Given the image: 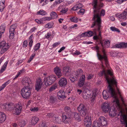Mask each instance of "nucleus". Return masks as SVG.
<instances>
[{
  "instance_id": "nucleus-1",
  "label": "nucleus",
  "mask_w": 127,
  "mask_h": 127,
  "mask_svg": "<svg viewBox=\"0 0 127 127\" xmlns=\"http://www.w3.org/2000/svg\"><path fill=\"white\" fill-rule=\"evenodd\" d=\"M117 83L116 82L115 84H111V83H108V85L107 87L109 89L106 91H103V95L104 98L105 99H107L110 97H110H113L114 98L113 101V104L120 110V112H121V122L122 124H124L125 127H127V104L125 103L124 99L120 95V92L118 89V93L120 95V97L122 101V104H120L115 91L112 86V85H116Z\"/></svg>"
},
{
  "instance_id": "nucleus-2",
  "label": "nucleus",
  "mask_w": 127,
  "mask_h": 127,
  "mask_svg": "<svg viewBox=\"0 0 127 127\" xmlns=\"http://www.w3.org/2000/svg\"><path fill=\"white\" fill-rule=\"evenodd\" d=\"M98 75L101 76L104 75L108 83L115 84L116 83L113 75V73L111 70L108 69L106 71L103 69L99 73Z\"/></svg>"
},
{
  "instance_id": "nucleus-3",
  "label": "nucleus",
  "mask_w": 127,
  "mask_h": 127,
  "mask_svg": "<svg viewBox=\"0 0 127 127\" xmlns=\"http://www.w3.org/2000/svg\"><path fill=\"white\" fill-rule=\"evenodd\" d=\"M98 10L96 9L94 11V15L93 19L94 20H95V21L91 27L93 28L94 26H95L96 28V30H97L98 28L99 25L101 26V20L99 16L98 13L99 12Z\"/></svg>"
},
{
  "instance_id": "nucleus-4",
  "label": "nucleus",
  "mask_w": 127,
  "mask_h": 127,
  "mask_svg": "<svg viewBox=\"0 0 127 127\" xmlns=\"http://www.w3.org/2000/svg\"><path fill=\"white\" fill-rule=\"evenodd\" d=\"M32 88H23L21 91L22 97L25 99L28 98L31 95V90Z\"/></svg>"
},
{
  "instance_id": "nucleus-5",
  "label": "nucleus",
  "mask_w": 127,
  "mask_h": 127,
  "mask_svg": "<svg viewBox=\"0 0 127 127\" xmlns=\"http://www.w3.org/2000/svg\"><path fill=\"white\" fill-rule=\"evenodd\" d=\"M22 83L25 87L24 88H32L33 86V84L30 79L27 77H25L23 79Z\"/></svg>"
},
{
  "instance_id": "nucleus-6",
  "label": "nucleus",
  "mask_w": 127,
  "mask_h": 127,
  "mask_svg": "<svg viewBox=\"0 0 127 127\" xmlns=\"http://www.w3.org/2000/svg\"><path fill=\"white\" fill-rule=\"evenodd\" d=\"M15 105L12 103L5 104L1 106V108L3 109L8 111H11L14 109Z\"/></svg>"
},
{
  "instance_id": "nucleus-7",
  "label": "nucleus",
  "mask_w": 127,
  "mask_h": 127,
  "mask_svg": "<svg viewBox=\"0 0 127 127\" xmlns=\"http://www.w3.org/2000/svg\"><path fill=\"white\" fill-rule=\"evenodd\" d=\"M93 5H94V11L95 10H98L99 12L98 14L100 17H100L102 16H104L105 14V10L104 9H102L100 12V8L99 7L97 6V0H94L93 2Z\"/></svg>"
},
{
  "instance_id": "nucleus-8",
  "label": "nucleus",
  "mask_w": 127,
  "mask_h": 127,
  "mask_svg": "<svg viewBox=\"0 0 127 127\" xmlns=\"http://www.w3.org/2000/svg\"><path fill=\"white\" fill-rule=\"evenodd\" d=\"M84 125L86 127H91L92 126V120L90 116H86L84 119Z\"/></svg>"
},
{
  "instance_id": "nucleus-9",
  "label": "nucleus",
  "mask_w": 127,
  "mask_h": 127,
  "mask_svg": "<svg viewBox=\"0 0 127 127\" xmlns=\"http://www.w3.org/2000/svg\"><path fill=\"white\" fill-rule=\"evenodd\" d=\"M17 25L14 24L12 25L10 27L9 32L10 35L9 38L11 39H13L14 37V32L15 29L16 28Z\"/></svg>"
},
{
  "instance_id": "nucleus-10",
  "label": "nucleus",
  "mask_w": 127,
  "mask_h": 127,
  "mask_svg": "<svg viewBox=\"0 0 127 127\" xmlns=\"http://www.w3.org/2000/svg\"><path fill=\"white\" fill-rule=\"evenodd\" d=\"M102 51L103 53V56H102L100 54L97 53V57L98 59L100 61L104 59L105 61L106 64H107V63L108 61L107 59V57L105 54L104 50L103 49Z\"/></svg>"
},
{
  "instance_id": "nucleus-11",
  "label": "nucleus",
  "mask_w": 127,
  "mask_h": 127,
  "mask_svg": "<svg viewBox=\"0 0 127 127\" xmlns=\"http://www.w3.org/2000/svg\"><path fill=\"white\" fill-rule=\"evenodd\" d=\"M15 109L14 110V114L16 115H18L21 112L22 108V106L19 104H16L15 105Z\"/></svg>"
},
{
  "instance_id": "nucleus-12",
  "label": "nucleus",
  "mask_w": 127,
  "mask_h": 127,
  "mask_svg": "<svg viewBox=\"0 0 127 127\" xmlns=\"http://www.w3.org/2000/svg\"><path fill=\"white\" fill-rule=\"evenodd\" d=\"M101 107L103 111L105 113L108 112L110 108L109 103L106 102L103 104Z\"/></svg>"
},
{
  "instance_id": "nucleus-13",
  "label": "nucleus",
  "mask_w": 127,
  "mask_h": 127,
  "mask_svg": "<svg viewBox=\"0 0 127 127\" xmlns=\"http://www.w3.org/2000/svg\"><path fill=\"white\" fill-rule=\"evenodd\" d=\"M98 121L100 124L101 125L104 126L106 125L107 124V119L103 117H100L99 119V120Z\"/></svg>"
},
{
  "instance_id": "nucleus-14",
  "label": "nucleus",
  "mask_w": 127,
  "mask_h": 127,
  "mask_svg": "<svg viewBox=\"0 0 127 127\" xmlns=\"http://www.w3.org/2000/svg\"><path fill=\"white\" fill-rule=\"evenodd\" d=\"M42 84V81L40 79L37 80L35 86V90L38 91L41 88Z\"/></svg>"
},
{
  "instance_id": "nucleus-15",
  "label": "nucleus",
  "mask_w": 127,
  "mask_h": 127,
  "mask_svg": "<svg viewBox=\"0 0 127 127\" xmlns=\"http://www.w3.org/2000/svg\"><path fill=\"white\" fill-rule=\"evenodd\" d=\"M59 84L60 86L64 87L67 84V80L65 78H62L59 81Z\"/></svg>"
},
{
  "instance_id": "nucleus-16",
  "label": "nucleus",
  "mask_w": 127,
  "mask_h": 127,
  "mask_svg": "<svg viewBox=\"0 0 127 127\" xmlns=\"http://www.w3.org/2000/svg\"><path fill=\"white\" fill-rule=\"evenodd\" d=\"M90 95V91L87 89H85L83 93L82 96L85 99L88 98Z\"/></svg>"
},
{
  "instance_id": "nucleus-17",
  "label": "nucleus",
  "mask_w": 127,
  "mask_h": 127,
  "mask_svg": "<svg viewBox=\"0 0 127 127\" xmlns=\"http://www.w3.org/2000/svg\"><path fill=\"white\" fill-rule=\"evenodd\" d=\"M117 114V110L114 107H112L110 109L109 112V115L112 117H114Z\"/></svg>"
},
{
  "instance_id": "nucleus-18",
  "label": "nucleus",
  "mask_w": 127,
  "mask_h": 127,
  "mask_svg": "<svg viewBox=\"0 0 127 127\" xmlns=\"http://www.w3.org/2000/svg\"><path fill=\"white\" fill-rule=\"evenodd\" d=\"M67 115L66 114V115H62V121H63L65 123H66L69 121V120L72 117L71 115Z\"/></svg>"
},
{
  "instance_id": "nucleus-19",
  "label": "nucleus",
  "mask_w": 127,
  "mask_h": 127,
  "mask_svg": "<svg viewBox=\"0 0 127 127\" xmlns=\"http://www.w3.org/2000/svg\"><path fill=\"white\" fill-rule=\"evenodd\" d=\"M113 47V48H127V43H121L119 44H116Z\"/></svg>"
},
{
  "instance_id": "nucleus-20",
  "label": "nucleus",
  "mask_w": 127,
  "mask_h": 127,
  "mask_svg": "<svg viewBox=\"0 0 127 127\" xmlns=\"http://www.w3.org/2000/svg\"><path fill=\"white\" fill-rule=\"evenodd\" d=\"M54 71L58 78H60V77L62 75L61 72V69L58 67H56L54 68Z\"/></svg>"
},
{
  "instance_id": "nucleus-21",
  "label": "nucleus",
  "mask_w": 127,
  "mask_h": 127,
  "mask_svg": "<svg viewBox=\"0 0 127 127\" xmlns=\"http://www.w3.org/2000/svg\"><path fill=\"white\" fill-rule=\"evenodd\" d=\"M64 110L66 112V114L67 115H71L73 117L72 113L70 107L66 106L64 108Z\"/></svg>"
},
{
  "instance_id": "nucleus-22",
  "label": "nucleus",
  "mask_w": 127,
  "mask_h": 127,
  "mask_svg": "<svg viewBox=\"0 0 127 127\" xmlns=\"http://www.w3.org/2000/svg\"><path fill=\"white\" fill-rule=\"evenodd\" d=\"M100 43L103 48L105 47H108L109 46L110 41L108 40L107 41H104V42L100 41Z\"/></svg>"
},
{
  "instance_id": "nucleus-23",
  "label": "nucleus",
  "mask_w": 127,
  "mask_h": 127,
  "mask_svg": "<svg viewBox=\"0 0 127 127\" xmlns=\"http://www.w3.org/2000/svg\"><path fill=\"white\" fill-rule=\"evenodd\" d=\"M9 46L8 44L7 43L2 47L0 51V54H2L6 52L9 48Z\"/></svg>"
},
{
  "instance_id": "nucleus-24",
  "label": "nucleus",
  "mask_w": 127,
  "mask_h": 127,
  "mask_svg": "<svg viewBox=\"0 0 127 127\" xmlns=\"http://www.w3.org/2000/svg\"><path fill=\"white\" fill-rule=\"evenodd\" d=\"M57 95L59 98H64L66 97L65 92L63 90L60 91L58 92Z\"/></svg>"
},
{
  "instance_id": "nucleus-25",
  "label": "nucleus",
  "mask_w": 127,
  "mask_h": 127,
  "mask_svg": "<svg viewBox=\"0 0 127 127\" xmlns=\"http://www.w3.org/2000/svg\"><path fill=\"white\" fill-rule=\"evenodd\" d=\"M6 119V116L5 114L3 112H0V123L4 121Z\"/></svg>"
},
{
  "instance_id": "nucleus-26",
  "label": "nucleus",
  "mask_w": 127,
  "mask_h": 127,
  "mask_svg": "<svg viewBox=\"0 0 127 127\" xmlns=\"http://www.w3.org/2000/svg\"><path fill=\"white\" fill-rule=\"evenodd\" d=\"M77 109L79 111H84L86 110L85 106L83 104H80L77 107Z\"/></svg>"
},
{
  "instance_id": "nucleus-27",
  "label": "nucleus",
  "mask_w": 127,
  "mask_h": 127,
  "mask_svg": "<svg viewBox=\"0 0 127 127\" xmlns=\"http://www.w3.org/2000/svg\"><path fill=\"white\" fill-rule=\"evenodd\" d=\"M38 118L36 116H34L32 117V125L34 126L39 121Z\"/></svg>"
},
{
  "instance_id": "nucleus-28",
  "label": "nucleus",
  "mask_w": 127,
  "mask_h": 127,
  "mask_svg": "<svg viewBox=\"0 0 127 127\" xmlns=\"http://www.w3.org/2000/svg\"><path fill=\"white\" fill-rule=\"evenodd\" d=\"M48 77L49 78V80H50L52 84L53 83L56 79V77L55 75H50Z\"/></svg>"
},
{
  "instance_id": "nucleus-29",
  "label": "nucleus",
  "mask_w": 127,
  "mask_h": 127,
  "mask_svg": "<svg viewBox=\"0 0 127 127\" xmlns=\"http://www.w3.org/2000/svg\"><path fill=\"white\" fill-rule=\"evenodd\" d=\"M63 71L64 73L66 76H68L69 75V68L68 66L64 67L63 68Z\"/></svg>"
},
{
  "instance_id": "nucleus-30",
  "label": "nucleus",
  "mask_w": 127,
  "mask_h": 127,
  "mask_svg": "<svg viewBox=\"0 0 127 127\" xmlns=\"http://www.w3.org/2000/svg\"><path fill=\"white\" fill-rule=\"evenodd\" d=\"M44 82L45 85L46 86H49L52 84L50 80H49V78H48V77L44 78Z\"/></svg>"
},
{
  "instance_id": "nucleus-31",
  "label": "nucleus",
  "mask_w": 127,
  "mask_h": 127,
  "mask_svg": "<svg viewBox=\"0 0 127 127\" xmlns=\"http://www.w3.org/2000/svg\"><path fill=\"white\" fill-rule=\"evenodd\" d=\"M96 29H95L94 30V31H89L88 32H87V36L90 37L92 36L93 34L95 35H96Z\"/></svg>"
},
{
  "instance_id": "nucleus-32",
  "label": "nucleus",
  "mask_w": 127,
  "mask_h": 127,
  "mask_svg": "<svg viewBox=\"0 0 127 127\" xmlns=\"http://www.w3.org/2000/svg\"><path fill=\"white\" fill-rule=\"evenodd\" d=\"M72 113L73 117H72V118L73 117L76 120L78 121L80 120V117L78 113L76 112H72Z\"/></svg>"
},
{
  "instance_id": "nucleus-33",
  "label": "nucleus",
  "mask_w": 127,
  "mask_h": 127,
  "mask_svg": "<svg viewBox=\"0 0 127 127\" xmlns=\"http://www.w3.org/2000/svg\"><path fill=\"white\" fill-rule=\"evenodd\" d=\"M10 82L9 80H8L5 83L3 84L0 87V91L2 90L6 86L9 84Z\"/></svg>"
},
{
  "instance_id": "nucleus-34",
  "label": "nucleus",
  "mask_w": 127,
  "mask_h": 127,
  "mask_svg": "<svg viewBox=\"0 0 127 127\" xmlns=\"http://www.w3.org/2000/svg\"><path fill=\"white\" fill-rule=\"evenodd\" d=\"M92 126L93 127H102V126L98 121H94L93 123Z\"/></svg>"
},
{
  "instance_id": "nucleus-35",
  "label": "nucleus",
  "mask_w": 127,
  "mask_h": 127,
  "mask_svg": "<svg viewBox=\"0 0 127 127\" xmlns=\"http://www.w3.org/2000/svg\"><path fill=\"white\" fill-rule=\"evenodd\" d=\"M50 15L52 19L56 18L58 17L57 14L55 12H52L50 13Z\"/></svg>"
},
{
  "instance_id": "nucleus-36",
  "label": "nucleus",
  "mask_w": 127,
  "mask_h": 127,
  "mask_svg": "<svg viewBox=\"0 0 127 127\" xmlns=\"http://www.w3.org/2000/svg\"><path fill=\"white\" fill-rule=\"evenodd\" d=\"M8 61H6L4 63L2 67L1 68V69L0 71V73H2L3 71H4L5 69L6 68L7 65L8 63Z\"/></svg>"
},
{
  "instance_id": "nucleus-37",
  "label": "nucleus",
  "mask_w": 127,
  "mask_h": 127,
  "mask_svg": "<svg viewBox=\"0 0 127 127\" xmlns=\"http://www.w3.org/2000/svg\"><path fill=\"white\" fill-rule=\"evenodd\" d=\"M53 119L55 121V122H56L58 124H60L61 123V121L60 118L59 117H54Z\"/></svg>"
},
{
  "instance_id": "nucleus-38",
  "label": "nucleus",
  "mask_w": 127,
  "mask_h": 127,
  "mask_svg": "<svg viewBox=\"0 0 127 127\" xmlns=\"http://www.w3.org/2000/svg\"><path fill=\"white\" fill-rule=\"evenodd\" d=\"M26 123V122L25 121H21L19 123V124L21 127H23Z\"/></svg>"
},
{
  "instance_id": "nucleus-39",
  "label": "nucleus",
  "mask_w": 127,
  "mask_h": 127,
  "mask_svg": "<svg viewBox=\"0 0 127 127\" xmlns=\"http://www.w3.org/2000/svg\"><path fill=\"white\" fill-rule=\"evenodd\" d=\"M37 13L38 14H40L42 15H44L46 14V12L42 10H41L37 12Z\"/></svg>"
},
{
  "instance_id": "nucleus-40",
  "label": "nucleus",
  "mask_w": 127,
  "mask_h": 127,
  "mask_svg": "<svg viewBox=\"0 0 127 127\" xmlns=\"http://www.w3.org/2000/svg\"><path fill=\"white\" fill-rule=\"evenodd\" d=\"M71 21L74 23H77L78 21V19L76 17H71L70 18Z\"/></svg>"
},
{
  "instance_id": "nucleus-41",
  "label": "nucleus",
  "mask_w": 127,
  "mask_h": 127,
  "mask_svg": "<svg viewBox=\"0 0 127 127\" xmlns=\"http://www.w3.org/2000/svg\"><path fill=\"white\" fill-rule=\"evenodd\" d=\"M5 29V26L1 25L0 27V32L1 33H3L4 32Z\"/></svg>"
},
{
  "instance_id": "nucleus-42",
  "label": "nucleus",
  "mask_w": 127,
  "mask_h": 127,
  "mask_svg": "<svg viewBox=\"0 0 127 127\" xmlns=\"http://www.w3.org/2000/svg\"><path fill=\"white\" fill-rule=\"evenodd\" d=\"M40 44L39 43H37L36 44L34 47V50H38L39 48Z\"/></svg>"
},
{
  "instance_id": "nucleus-43",
  "label": "nucleus",
  "mask_w": 127,
  "mask_h": 127,
  "mask_svg": "<svg viewBox=\"0 0 127 127\" xmlns=\"http://www.w3.org/2000/svg\"><path fill=\"white\" fill-rule=\"evenodd\" d=\"M55 115L54 114L52 113H49L47 114V115H46V116L47 118H52L53 117V119L54 118Z\"/></svg>"
},
{
  "instance_id": "nucleus-44",
  "label": "nucleus",
  "mask_w": 127,
  "mask_h": 127,
  "mask_svg": "<svg viewBox=\"0 0 127 127\" xmlns=\"http://www.w3.org/2000/svg\"><path fill=\"white\" fill-rule=\"evenodd\" d=\"M110 29L112 31L117 32L119 33L120 32V31L119 29L115 27H111L110 28Z\"/></svg>"
},
{
  "instance_id": "nucleus-45",
  "label": "nucleus",
  "mask_w": 127,
  "mask_h": 127,
  "mask_svg": "<svg viewBox=\"0 0 127 127\" xmlns=\"http://www.w3.org/2000/svg\"><path fill=\"white\" fill-rule=\"evenodd\" d=\"M98 29H97V31L99 32V36L98 37H101V30L102 29L101 28V26L100 25H99V26H98Z\"/></svg>"
},
{
  "instance_id": "nucleus-46",
  "label": "nucleus",
  "mask_w": 127,
  "mask_h": 127,
  "mask_svg": "<svg viewBox=\"0 0 127 127\" xmlns=\"http://www.w3.org/2000/svg\"><path fill=\"white\" fill-rule=\"evenodd\" d=\"M50 99L52 103H54L55 101L56 100L57 98L56 97L53 96H51L50 97Z\"/></svg>"
},
{
  "instance_id": "nucleus-47",
  "label": "nucleus",
  "mask_w": 127,
  "mask_h": 127,
  "mask_svg": "<svg viewBox=\"0 0 127 127\" xmlns=\"http://www.w3.org/2000/svg\"><path fill=\"white\" fill-rule=\"evenodd\" d=\"M82 70L81 69H79L78 70H77V71L76 72V75L77 76H78L79 75L80 73H81L82 72Z\"/></svg>"
},
{
  "instance_id": "nucleus-48",
  "label": "nucleus",
  "mask_w": 127,
  "mask_h": 127,
  "mask_svg": "<svg viewBox=\"0 0 127 127\" xmlns=\"http://www.w3.org/2000/svg\"><path fill=\"white\" fill-rule=\"evenodd\" d=\"M85 83V82L79 80V82H78V85L80 87L83 86Z\"/></svg>"
},
{
  "instance_id": "nucleus-49",
  "label": "nucleus",
  "mask_w": 127,
  "mask_h": 127,
  "mask_svg": "<svg viewBox=\"0 0 127 127\" xmlns=\"http://www.w3.org/2000/svg\"><path fill=\"white\" fill-rule=\"evenodd\" d=\"M68 8H63L60 12L63 13H65L67 11Z\"/></svg>"
},
{
  "instance_id": "nucleus-50",
  "label": "nucleus",
  "mask_w": 127,
  "mask_h": 127,
  "mask_svg": "<svg viewBox=\"0 0 127 127\" xmlns=\"http://www.w3.org/2000/svg\"><path fill=\"white\" fill-rule=\"evenodd\" d=\"M71 82H74L77 81V78L76 77H71L69 78Z\"/></svg>"
},
{
  "instance_id": "nucleus-51",
  "label": "nucleus",
  "mask_w": 127,
  "mask_h": 127,
  "mask_svg": "<svg viewBox=\"0 0 127 127\" xmlns=\"http://www.w3.org/2000/svg\"><path fill=\"white\" fill-rule=\"evenodd\" d=\"M35 56V54H32L31 55V56L30 57V58L28 60V63H30L31 62L33 59V58Z\"/></svg>"
},
{
  "instance_id": "nucleus-52",
  "label": "nucleus",
  "mask_w": 127,
  "mask_h": 127,
  "mask_svg": "<svg viewBox=\"0 0 127 127\" xmlns=\"http://www.w3.org/2000/svg\"><path fill=\"white\" fill-rule=\"evenodd\" d=\"M5 7L4 4H0V11L2 12Z\"/></svg>"
},
{
  "instance_id": "nucleus-53",
  "label": "nucleus",
  "mask_w": 127,
  "mask_h": 127,
  "mask_svg": "<svg viewBox=\"0 0 127 127\" xmlns=\"http://www.w3.org/2000/svg\"><path fill=\"white\" fill-rule=\"evenodd\" d=\"M30 110L31 111L35 112H36L38 111V107H33L32 108H30Z\"/></svg>"
},
{
  "instance_id": "nucleus-54",
  "label": "nucleus",
  "mask_w": 127,
  "mask_h": 127,
  "mask_svg": "<svg viewBox=\"0 0 127 127\" xmlns=\"http://www.w3.org/2000/svg\"><path fill=\"white\" fill-rule=\"evenodd\" d=\"M80 112V114L83 117H84L86 115V113L87 112V110H85V111H82Z\"/></svg>"
},
{
  "instance_id": "nucleus-55",
  "label": "nucleus",
  "mask_w": 127,
  "mask_h": 127,
  "mask_svg": "<svg viewBox=\"0 0 127 127\" xmlns=\"http://www.w3.org/2000/svg\"><path fill=\"white\" fill-rule=\"evenodd\" d=\"M6 44V43L5 41H4L0 42V47L1 48L2 47L4 46Z\"/></svg>"
},
{
  "instance_id": "nucleus-56",
  "label": "nucleus",
  "mask_w": 127,
  "mask_h": 127,
  "mask_svg": "<svg viewBox=\"0 0 127 127\" xmlns=\"http://www.w3.org/2000/svg\"><path fill=\"white\" fill-rule=\"evenodd\" d=\"M57 88V86L56 85H54L52 86L49 89V91H51L54 90Z\"/></svg>"
},
{
  "instance_id": "nucleus-57",
  "label": "nucleus",
  "mask_w": 127,
  "mask_h": 127,
  "mask_svg": "<svg viewBox=\"0 0 127 127\" xmlns=\"http://www.w3.org/2000/svg\"><path fill=\"white\" fill-rule=\"evenodd\" d=\"M87 78L88 80L91 79L93 77V75L92 74H88L87 75Z\"/></svg>"
},
{
  "instance_id": "nucleus-58",
  "label": "nucleus",
  "mask_w": 127,
  "mask_h": 127,
  "mask_svg": "<svg viewBox=\"0 0 127 127\" xmlns=\"http://www.w3.org/2000/svg\"><path fill=\"white\" fill-rule=\"evenodd\" d=\"M85 75H82V76L80 77L79 80H81V81L85 82Z\"/></svg>"
},
{
  "instance_id": "nucleus-59",
  "label": "nucleus",
  "mask_w": 127,
  "mask_h": 127,
  "mask_svg": "<svg viewBox=\"0 0 127 127\" xmlns=\"http://www.w3.org/2000/svg\"><path fill=\"white\" fill-rule=\"evenodd\" d=\"M122 15L121 16V18L123 19L124 20H126V17L127 16V15H126L124 12H123V13H122Z\"/></svg>"
},
{
  "instance_id": "nucleus-60",
  "label": "nucleus",
  "mask_w": 127,
  "mask_h": 127,
  "mask_svg": "<svg viewBox=\"0 0 127 127\" xmlns=\"http://www.w3.org/2000/svg\"><path fill=\"white\" fill-rule=\"evenodd\" d=\"M43 20L44 21H49L52 19L51 17H46L42 18Z\"/></svg>"
},
{
  "instance_id": "nucleus-61",
  "label": "nucleus",
  "mask_w": 127,
  "mask_h": 127,
  "mask_svg": "<svg viewBox=\"0 0 127 127\" xmlns=\"http://www.w3.org/2000/svg\"><path fill=\"white\" fill-rule=\"evenodd\" d=\"M64 0H56L55 3L56 4H59L64 1Z\"/></svg>"
},
{
  "instance_id": "nucleus-62",
  "label": "nucleus",
  "mask_w": 127,
  "mask_h": 127,
  "mask_svg": "<svg viewBox=\"0 0 127 127\" xmlns=\"http://www.w3.org/2000/svg\"><path fill=\"white\" fill-rule=\"evenodd\" d=\"M76 5L78 9L80 8L83 6V5L81 3H79Z\"/></svg>"
},
{
  "instance_id": "nucleus-63",
  "label": "nucleus",
  "mask_w": 127,
  "mask_h": 127,
  "mask_svg": "<svg viewBox=\"0 0 127 127\" xmlns=\"http://www.w3.org/2000/svg\"><path fill=\"white\" fill-rule=\"evenodd\" d=\"M93 39H94L95 40H100V39L99 37L97 35H95V36H94L93 37Z\"/></svg>"
},
{
  "instance_id": "nucleus-64",
  "label": "nucleus",
  "mask_w": 127,
  "mask_h": 127,
  "mask_svg": "<svg viewBox=\"0 0 127 127\" xmlns=\"http://www.w3.org/2000/svg\"><path fill=\"white\" fill-rule=\"evenodd\" d=\"M35 21L38 24H41L43 23V22L41 20H39L38 19H35Z\"/></svg>"
}]
</instances>
